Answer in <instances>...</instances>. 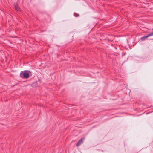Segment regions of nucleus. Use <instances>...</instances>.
<instances>
[{"instance_id":"f257e3e1","label":"nucleus","mask_w":153,"mask_h":153,"mask_svg":"<svg viewBox=\"0 0 153 153\" xmlns=\"http://www.w3.org/2000/svg\"><path fill=\"white\" fill-rule=\"evenodd\" d=\"M30 72V71L25 70L21 71L20 73V76L22 78L27 79L29 77V73Z\"/></svg>"},{"instance_id":"f03ea898","label":"nucleus","mask_w":153,"mask_h":153,"mask_svg":"<svg viewBox=\"0 0 153 153\" xmlns=\"http://www.w3.org/2000/svg\"><path fill=\"white\" fill-rule=\"evenodd\" d=\"M153 36V32H150L149 33L147 34V35L146 36H144L143 37H142L141 38V39L142 40H144L145 39L150 36Z\"/></svg>"},{"instance_id":"7ed1b4c3","label":"nucleus","mask_w":153,"mask_h":153,"mask_svg":"<svg viewBox=\"0 0 153 153\" xmlns=\"http://www.w3.org/2000/svg\"><path fill=\"white\" fill-rule=\"evenodd\" d=\"M13 6L14 7L15 10L17 11H20V8L19 7L18 4L16 2H15L13 4Z\"/></svg>"},{"instance_id":"20e7f679","label":"nucleus","mask_w":153,"mask_h":153,"mask_svg":"<svg viewBox=\"0 0 153 153\" xmlns=\"http://www.w3.org/2000/svg\"><path fill=\"white\" fill-rule=\"evenodd\" d=\"M85 139L84 137L82 138L76 144V146L78 147L82 143H83V140Z\"/></svg>"},{"instance_id":"39448f33","label":"nucleus","mask_w":153,"mask_h":153,"mask_svg":"<svg viewBox=\"0 0 153 153\" xmlns=\"http://www.w3.org/2000/svg\"><path fill=\"white\" fill-rule=\"evenodd\" d=\"M74 15L76 17H78L79 16V15L78 14L75 13H74Z\"/></svg>"}]
</instances>
